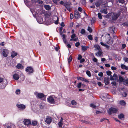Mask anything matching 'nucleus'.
I'll return each mask as SVG.
<instances>
[{"label": "nucleus", "mask_w": 128, "mask_h": 128, "mask_svg": "<svg viewBox=\"0 0 128 128\" xmlns=\"http://www.w3.org/2000/svg\"><path fill=\"white\" fill-rule=\"evenodd\" d=\"M26 72H28L29 74H31L33 73V69L32 68L31 66L28 67L26 69Z\"/></svg>", "instance_id": "20e7f679"}, {"label": "nucleus", "mask_w": 128, "mask_h": 128, "mask_svg": "<svg viewBox=\"0 0 128 128\" xmlns=\"http://www.w3.org/2000/svg\"><path fill=\"white\" fill-rule=\"evenodd\" d=\"M88 39L90 40H92L93 39V38L92 36L90 34L89 35H88Z\"/></svg>", "instance_id": "2f4dec72"}, {"label": "nucleus", "mask_w": 128, "mask_h": 128, "mask_svg": "<svg viewBox=\"0 0 128 128\" xmlns=\"http://www.w3.org/2000/svg\"><path fill=\"white\" fill-rule=\"evenodd\" d=\"M37 2L39 4H42L43 3V1L40 0H38Z\"/></svg>", "instance_id": "49530a36"}, {"label": "nucleus", "mask_w": 128, "mask_h": 128, "mask_svg": "<svg viewBox=\"0 0 128 128\" xmlns=\"http://www.w3.org/2000/svg\"><path fill=\"white\" fill-rule=\"evenodd\" d=\"M93 60L95 62H98V59L94 57L93 59Z\"/></svg>", "instance_id": "5fc2aeb1"}, {"label": "nucleus", "mask_w": 128, "mask_h": 128, "mask_svg": "<svg viewBox=\"0 0 128 128\" xmlns=\"http://www.w3.org/2000/svg\"><path fill=\"white\" fill-rule=\"evenodd\" d=\"M80 32L82 34H86V31L84 29L82 28L81 29Z\"/></svg>", "instance_id": "7c9ffc66"}, {"label": "nucleus", "mask_w": 128, "mask_h": 128, "mask_svg": "<svg viewBox=\"0 0 128 128\" xmlns=\"http://www.w3.org/2000/svg\"><path fill=\"white\" fill-rule=\"evenodd\" d=\"M115 28L114 26H112L109 28V30L111 32L114 34V30Z\"/></svg>", "instance_id": "2eb2a0df"}, {"label": "nucleus", "mask_w": 128, "mask_h": 128, "mask_svg": "<svg viewBox=\"0 0 128 128\" xmlns=\"http://www.w3.org/2000/svg\"><path fill=\"white\" fill-rule=\"evenodd\" d=\"M105 66L106 67L108 68H109L110 67V64H105Z\"/></svg>", "instance_id": "052dcab7"}, {"label": "nucleus", "mask_w": 128, "mask_h": 128, "mask_svg": "<svg viewBox=\"0 0 128 128\" xmlns=\"http://www.w3.org/2000/svg\"><path fill=\"white\" fill-rule=\"evenodd\" d=\"M118 2H119V3H121L122 4H123L124 3V4H125V2L124 0H118Z\"/></svg>", "instance_id": "79ce46f5"}, {"label": "nucleus", "mask_w": 128, "mask_h": 128, "mask_svg": "<svg viewBox=\"0 0 128 128\" xmlns=\"http://www.w3.org/2000/svg\"><path fill=\"white\" fill-rule=\"evenodd\" d=\"M8 52V50L7 49H3L2 52V54L3 56L5 57H7L8 55L6 54Z\"/></svg>", "instance_id": "9b49d317"}, {"label": "nucleus", "mask_w": 128, "mask_h": 128, "mask_svg": "<svg viewBox=\"0 0 128 128\" xmlns=\"http://www.w3.org/2000/svg\"><path fill=\"white\" fill-rule=\"evenodd\" d=\"M54 23L56 24H58V17L57 20L54 22Z\"/></svg>", "instance_id": "3c124183"}, {"label": "nucleus", "mask_w": 128, "mask_h": 128, "mask_svg": "<svg viewBox=\"0 0 128 128\" xmlns=\"http://www.w3.org/2000/svg\"><path fill=\"white\" fill-rule=\"evenodd\" d=\"M48 102L51 104H52L54 102V100L52 97L51 96H49L47 99Z\"/></svg>", "instance_id": "423d86ee"}, {"label": "nucleus", "mask_w": 128, "mask_h": 128, "mask_svg": "<svg viewBox=\"0 0 128 128\" xmlns=\"http://www.w3.org/2000/svg\"><path fill=\"white\" fill-rule=\"evenodd\" d=\"M82 56L80 54H79L78 56V60H80L82 58Z\"/></svg>", "instance_id": "a18cd8bd"}, {"label": "nucleus", "mask_w": 128, "mask_h": 128, "mask_svg": "<svg viewBox=\"0 0 128 128\" xmlns=\"http://www.w3.org/2000/svg\"><path fill=\"white\" fill-rule=\"evenodd\" d=\"M80 45V43L79 42H78L75 44V45L76 47H78Z\"/></svg>", "instance_id": "09e8293b"}, {"label": "nucleus", "mask_w": 128, "mask_h": 128, "mask_svg": "<svg viewBox=\"0 0 128 128\" xmlns=\"http://www.w3.org/2000/svg\"><path fill=\"white\" fill-rule=\"evenodd\" d=\"M86 85L84 84H82L81 82H79L78 83L77 85V87L78 88H84V87Z\"/></svg>", "instance_id": "0eeeda50"}, {"label": "nucleus", "mask_w": 128, "mask_h": 128, "mask_svg": "<svg viewBox=\"0 0 128 128\" xmlns=\"http://www.w3.org/2000/svg\"><path fill=\"white\" fill-rule=\"evenodd\" d=\"M85 60L84 58L81 59L80 60V62L81 63L84 62Z\"/></svg>", "instance_id": "774afa93"}, {"label": "nucleus", "mask_w": 128, "mask_h": 128, "mask_svg": "<svg viewBox=\"0 0 128 128\" xmlns=\"http://www.w3.org/2000/svg\"><path fill=\"white\" fill-rule=\"evenodd\" d=\"M118 117L120 119H122L124 118V116L122 114H120L118 115Z\"/></svg>", "instance_id": "5701e85b"}, {"label": "nucleus", "mask_w": 128, "mask_h": 128, "mask_svg": "<svg viewBox=\"0 0 128 128\" xmlns=\"http://www.w3.org/2000/svg\"><path fill=\"white\" fill-rule=\"evenodd\" d=\"M72 57L70 55V56L68 58V63L69 64L70 62L72 61Z\"/></svg>", "instance_id": "bb28decb"}, {"label": "nucleus", "mask_w": 128, "mask_h": 128, "mask_svg": "<svg viewBox=\"0 0 128 128\" xmlns=\"http://www.w3.org/2000/svg\"><path fill=\"white\" fill-rule=\"evenodd\" d=\"M44 95L42 93H39L37 94L36 98H38L40 99L44 97Z\"/></svg>", "instance_id": "6e6552de"}, {"label": "nucleus", "mask_w": 128, "mask_h": 128, "mask_svg": "<svg viewBox=\"0 0 128 128\" xmlns=\"http://www.w3.org/2000/svg\"><path fill=\"white\" fill-rule=\"evenodd\" d=\"M94 46L95 48H96L99 51H100V46L98 44L95 45Z\"/></svg>", "instance_id": "a878e982"}, {"label": "nucleus", "mask_w": 128, "mask_h": 128, "mask_svg": "<svg viewBox=\"0 0 128 128\" xmlns=\"http://www.w3.org/2000/svg\"><path fill=\"white\" fill-rule=\"evenodd\" d=\"M119 16V14H113V15H112V20H116L117 19Z\"/></svg>", "instance_id": "39448f33"}, {"label": "nucleus", "mask_w": 128, "mask_h": 128, "mask_svg": "<svg viewBox=\"0 0 128 128\" xmlns=\"http://www.w3.org/2000/svg\"><path fill=\"white\" fill-rule=\"evenodd\" d=\"M111 69L112 70H116L117 69V68L115 66H112L111 67Z\"/></svg>", "instance_id": "6e6d98bb"}, {"label": "nucleus", "mask_w": 128, "mask_h": 128, "mask_svg": "<svg viewBox=\"0 0 128 128\" xmlns=\"http://www.w3.org/2000/svg\"><path fill=\"white\" fill-rule=\"evenodd\" d=\"M78 11L80 12H81L82 11V9L81 8L79 7L78 8Z\"/></svg>", "instance_id": "0e129e2a"}, {"label": "nucleus", "mask_w": 128, "mask_h": 128, "mask_svg": "<svg viewBox=\"0 0 128 128\" xmlns=\"http://www.w3.org/2000/svg\"><path fill=\"white\" fill-rule=\"evenodd\" d=\"M122 25L126 26H128V22H125L124 23L122 24Z\"/></svg>", "instance_id": "f704fd0d"}, {"label": "nucleus", "mask_w": 128, "mask_h": 128, "mask_svg": "<svg viewBox=\"0 0 128 128\" xmlns=\"http://www.w3.org/2000/svg\"><path fill=\"white\" fill-rule=\"evenodd\" d=\"M76 34H72L71 36V38L72 39H74V38H76Z\"/></svg>", "instance_id": "a19ab883"}, {"label": "nucleus", "mask_w": 128, "mask_h": 128, "mask_svg": "<svg viewBox=\"0 0 128 128\" xmlns=\"http://www.w3.org/2000/svg\"><path fill=\"white\" fill-rule=\"evenodd\" d=\"M88 30L90 33H91L92 31V28L89 26L88 27Z\"/></svg>", "instance_id": "c85d7f7f"}, {"label": "nucleus", "mask_w": 128, "mask_h": 128, "mask_svg": "<svg viewBox=\"0 0 128 128\" xmlns=\"http://www.w3.org/2000/svg\"><path fill=\"white\" fill-rule=\"evenodd\" d=\"M98 75L99 76L102 77L103 76V73L102 72H100V73H99L98 74Z\"/></svg>", "instance_id": "e2e57ef3"}, {"label": "nucleus", "mask_w": 128, "mask_h": 128, "mask_svg": "<svg viewBox=\"0 0 128 128\" xmlns=\"http://www.w3.org/2000/svg\"><path fill=\"white\" fill-rule=\"evenodd\" d=\"M86 0H83L82 2V3L84 4H86Z\"/></svg>", "instance_id": "680f3d73"}, {"label": "nucleus", "mask_w": 128, "mask_h": 128, "mask_svg": "<svg viewBox=\"0 0 128 128\" xmlns=\"http://www.w3.org/2000/svg\"><path fill=\"white\" fill-rule=\"evenodd\" d=\"M106 73L109 76H110L112 73V72L109 70L106 71Z\"/></svg>", "instance_id": "c9c22d12"}, {"label": "nucleus", "mask_w": 128, "mask_h": 128, "mask_svg": "<svg viewBox=\"0 0 128 128\" xmlns=\"http://www.w3.org/2000/svg\"><path fill=\"white\" fill-rule=\"evenodd\" d=\"M44 7L46 10H49L51 9V7L49 5H45L44 6Z\"/></svg>", "instance_id": "aec40b11"}, {"label": "nucleus", "mask_w": 128, "mask_h": 128, "mask_svg": "<svg viewBox=\"0 0 128 128\" xmlns=\"http://www.w3.org/2000/svg\"><path fill=\"white\" fill-rule=\"evenodd\" d=\"M24 122L25 125H29L31 124L30 120L27 119H25L24 121Z\"/></svg>", "instance_id": "1a4fd4ad"}, {"label": "nucleus", "mask_w": 128, "mask_h": 128, "mask_svg": "<svg viewBox=\"0 0 128 128\" xmlns=\"http://www.w3.org/2000/svg\"><path fill=\"white\" fill-rule=\"evenodd\" d=\"M102 54V53L100 51H99L97 53H96L95 54L97 56V54H98L99 56H100Z\"/></svg>", "instance_id": "c03bdc74"}, {"label": "nucleus", "mask_w": 128, "mask_h": 128, "mask_svg": "<svg viewBox=\"0 0 128 128\" xmlns=\"http://www.w3.org/2000/svg\"><path fill=\"white\" fill-rule=\"evenodd\" d=\"M58 125L60 127L62 128L63 125V123L62 122H59L58 123Z\"/></svg>", "instance_id": "ea45409f"}, {"label": "nucleus", "mask_w": 128, "mask_h": 128, "mask_svg": "<svg viewBox=\"0 0 128 128\" xmlns=\"http://www.w3.org/2000/svg\"><path fill=\"white\" fill-rule=\"evenodd\" d=\"M62 37H63V40H66V36L65 34H63L62 35Z\"/></svg>", "instance_id": "338daca9"}, {"label": "nucleus", "mask_w": 128, "mask_h": 128, "mask_svg": "<svg viewBox=\"0 0 128 128\" xmlns=\"http://www.w3.org/2000/svg\"><path fill=\"white\" fill-rule=\"evenodd\" d=\"M20 89L17 90L16 91V94H20Z\"/></svg>", "instance_id": "c756f323"}, {"label": "nucleus", "mask_w": 128, "mask_h": 128, "mask_svg": "<svg viewBox=\"0 0 128 128\" xmlns=\"http://www.w3.org/2000/svg\"><path fill=\"white\" fill-rule=\"evenodd\" d=\"M117 110L116 108L112 107L110 108L109 110H108V114L110 115L112 114V112L114 113H116L117 112Z\"/></svg>", "instance_id": "f257e3e1"}, {"label": "nucleus", "mask_w": 128, "mask_h": 128, "mask_svg": "<svg viewBox=\"0 0 128 128\" xmlns=\"http://www.w3.org/2000/svg\"><path fill=\"white\" fill-rule=\"evenodd\" d=\"M102 23L104 25H106V24H107V22L106 21L104 20H103L102 21Z\"/></svg>", "instance_id": "bf43d9fd"}, {"label": "nucleus", "mask_w": 128, "mask_h": 128, "mask_svg": "<svg viewBox=\"0 0 128 128\" xmlns=\"http://www.w3.org/2000/svg\"><path fill=\"white\" fill-rule=\"evenodd\" d=\"M88 48V47H87L86 46H82V50L83 51H85Z\"/></svg>", "instance_id": "72a5a7b5"}, {"label": "nucleus", "mask_w": 128, "mask_h": 128, "mask_svg": "<svg viewBox=\"0 0 128 128\" xmlns=\"http://www.w3.org/2000/svg\"><path fill=\"white\" fill-rule=\"evenodd\" d=\"M98 18L100 19H102V17L101 14L100 13H98Z\"/></svg>", "instance_id": "4c0bfd02"}, {"label": "nucleus", "mask_w": 128, "mask_h": 128, "mask_svg": "<svg viewBox=\"0 0 128 128\" xmlns=\"http://www.w3.org/2000/svg\"><path fill=\"white\" fill-rule=\"evenodd\" d=\"M95 20L96 19L95 18H93L92 19V20L91 22V23L92 24L94 23V22H95Z\"/></svg>", "instance_id": "e433bc0d"}, {"label": "nucleus", "mask_w": 128, "mask_h": 128, "mask_svg": "<svg viewBox=\"0 0 128 128\" xmlns=\"http://www.w3.org/2000/svg\"><path fill=\"white\" fill-rule=\"evenodd\" d=\"M111 84L113 86H115L116 84V82L114 81L112 82Z\"/></svg>", "instance_id": "13d9d810"}, {"label": "nucleus", "mask_w": 128, "mask_h": 128, "mask_svg": "<svg viewBox=\"0 0 128 128\" xmlns=\"http://www.w3.org/2000/svg\"><path fill=\"white\" fill-rule=\"evenodd\" d=\"M13 78L14 79L16 80H18L19 78L18 75L17 74H15L13 75Z\"/></svg>", "instance_id": "f8f14e48"}, {"label": "nucleus", "mask_w": 128, "mask_h": 128, "mask_svg": "<svg viewBox=\"0 0 128 128\" xmlns=\"http://www.w3.org/2000/svg\"><path fill=\"white\" fill-rule=\"evenodd\" d=\"M38 122L36 121H34L32 122V126H35L37 124Z\"/></svg>", "instance_id": "cd10ccee"}, {"label": "nucleus", "mask_w": 128, "mask_h": 128, "mask_svg": "<svg viewBox=\"0 0 128 128\" xmlns=\"http://www.w3.org/2000/svg\"><path fill=\"white\" fill-rule=\"evenodd\" d=\"M121 68L124 69H125L126 70H128V68L125 65L122 64L121 65Z\"/></svg>", "instance_id": "a211bd4d"}, {"label": "nucleus", "mask_w": 128, "mask_h": 128, "mask_svg": "<svg viewBox=\"0 0 128 128\" xmlns=\"http://www.w3.org/2000/svg\"><path fill=\"white\" fill-rule=\"evenodd\" d=\"M45 122L47 124H50L52 122V118L49 116H46L44 120Z\"/></svg>", "instance_id": "f03ea898"}, {"label": "nucleus", "mask_w": 128, "mask_h": 128, "mask_svg": "<svg viewBox=\"0 0 128 128\" xmlns=\"http://www.w3.org/2000/svg\"><path fill=\"white\" fill-rule=\"evenodd\" d=\"M122 10L121 9H120L118 11V13H117V14H119V16L120 15V14L122 13Z\"/></svg>", "instance_id": "4d7b16f0"}, {"label": "nucleus", "mask_w": 128, "mask_h": 128, "mask_svg": "<svg viewBox=\"0 0 128 128\" xmlns=\"http://www.w3.org/2000/svg\"><path fill=\"white\" fill-rule=\"evenodd\" d=\"M107 9L106 8H104L103 10H101L100 12L102 13L106 14L108 13V12L107 11Z\"/></svg>", "instance_id": "6ab92c4d"}, {"label": "nucleus", "mask_w": 128, "mask_h": 128, "mask_svg": "<svg viewBox=\"0 0 128 128\" xmlns=\"http://www.w3.org/2000/svg\"><path fill=\"white\" fill-rule=\"evenodd\" d=\"M120 104L122 106H125L126 104V103L124 100H121L120 101Z\"/></svg>", "instance_id": "412c9836"}, {"label": "nucleus", "mask_w": 128, "mask_h": 128, "mask_svg": "<svg viewBox=\"0 0 128 128\" xmlns=\"http://www.w3.org/2000/svg\"><path fill=\"white\" fill-rule=\"evenodd\" d=\"M74 16L76 19H78L79 18H80V15L79 12L77 10L74 11Z\"/></svg>", "instance_id": "7ed1b4c3"}, {"label": "nucleus", "mask_w": 128, "mask_h": 128, "mask_svg": "<svg viewBox=\"0 0 128 128\" xmlns=\"http://www.w3.org/2000/svg\"><path fill=\"white\" fill-rule=\"evenodd\" d=\"M16 106L18 108H20L22 109H25V106L22 104H17L16 105Z\"/></svg>", "instance_id": "ddd939ff"}, {"label": "nucleus", "mask_w": 128, "mask_h": 128, "mask_svg": "<svg viewBox=\"0 0 128 128\" xmlns=\"http://www.w3.org/2000/svg\"><path fill=\"white\" fill-rule=\"evenodd\" d=\"M81 122H82L84 123L85 124H88L89 122H88V121H85L84 120H81Z\"/></svg>", "instance_id": "603ef678"}, {"label": "nucleus", "mask_w": 128, "mask_h": 128, "mask_svg": "<svg viewBox=\"0 0 128 128\" xmlns=\"http://www.w3.org/2000/svg\"><path fill=\"white\" fill-rule=\"evenodd\" d=\"M90 106L93 108H95L96 107V106L93 104H91L90 105Z\"/></svg>", "instance_id": "de8ad7c7"}, {"label": "nucleus", "mask_w": 128, "mask_h": 128, "mask_svg": "<svg viewBox=\"0 0 128 128\" xmlns=\"http://www.w3.org/2000/svg\"><path fill=\"white\" fill-rule=\"evenodd\" d=\"M17 53L15 51H12L11 53V57L13 58L16 56L17 55Z\"/></svg>", "instance_id": "4468645a"}, {"label": "nucleus", "mask_w": 128, "mask_h": 128, "mask_svg": "<svg viewBox=\"0 0 128 128\" xmlns=\"http://www.w3.org/2000/svg\"><path fill=\"white\" fill-rule=\"evenodd\" d=\"M114 42L112 38L110 37L108 41L107 42V43L109 44H112Z\"/></svg>", "instance_id": "dca6fc26"}, {"label": "nucleus", "mask_w": 128, "mask_h": 128, "mask_svg": "<svg viewBox=\"0 0 128 128\" xmlns=\"http://www.w3.org/2000/svg\"><path fill=\"white\" fill-rule=\"evenodd\" d=\"M64 5L65 6V7H66V6H69L70 5L69 3V2H67L64 4Z\"/></svg>", "instance_id": "37998d69"}, {"label": "nucleus", "mask_w": 128, "mask_h": 128, "mask_svg": "<svg viewBox=\"0 0 128 128\" xmlns=\"http://www.w3.org/2000/svg\"><path fill=\"white\" fill-rule=\"evenodd\" d=\"M74 17L73 14L72 13H71L70 14V18L72 20Z\"/></svg>", "instance_id": "8fccbe9b"}, {"label": "nucleus", "mask_w": 128, "mask_h": 128, "mask_svg": "<svg viewBox=\"0 0 128 128\" xmlns=\"http://www.w3.org/2000/svg\"><path fill=\"white\" fill-rule=\"evenodd\" d=\"M86 74L89 77H90L91 76L90 72L89 70H87L86 71Z\"/></svg>", "instance_id": "393cba45"}, {"label": "nucleus", "mask_w": 128, "mask_h": 128, "mask_svg": "<svg viewBox=\"0 0 128 128\" xmlns=\"http://www.w3.org/2000/svg\"><path fill=\"white\" fill-rule=\"evenodd\" d=\"M78 40V37H76L74 39H70V41H72V40H73L74 41H76Z\"/></svg>", "instance_id": "58836bf2"}, {"label": "nucleus", "mask_w": 128, "mask_h": 128, "mask_svg": "<svg viewBox=\"0 0 128 128\" xmlns=\"http://www.w3.org/2000/svg\"><path fill=\"white\" fill-rule=\"evenodd\" d=\"M109 79L108 77H105L104 78V82L105 84L106 85H108L109 83Z\"/></svg>", "instance_id": "9d476101"}, {"label": "nucleus", "mask_w": 128, "mask_h": 128, "mask_svg": "<svg viewBox=\"0 0 128 128\" xmlns=\"http://www.w3.org/2000/svg\"><path fill=\"white\" fill-rule=\"evenodd\" d=\"M67 9V10L69 11V12H70V7L68 6H66V7H65Z\"/></svg>", "instance_id": "69168bd1"}, {"label": "nucleus", "mask_w": 128, "mask_h": 128, "mask_svg": "<svg viewBox=\"0 0 128 128\" xmlns=\"http://www.w3.org/2000/svg\"><path fill=\"white\" fill-rule=\"evenodd\" d=\"M101 4L100 2L99 1L97 2L95 4V5L97 7H99Z\"/></svg>", "instance_id": "b1692460"}, {"label": "nucleus", "mask_w": 128, "mask_h": 128, "mask_svg": "<svg viewBox=\"0 0 128 128\" xmlns=\"http://www.w3.org/2000/svg\"><path fill=\"white\" fill-rule=\"evenodd\" d=\"M72 104L74 106L76 105L77 104V102L74 100H72L71 102Z\"/></svg>", "instance_id": "4be33fe9"}, {"label": "nucleus", "mask_w": 128, "mask_h": 128, "mask_svg": "<svg viewBox=\"0 0 128 128\" xmlns=\"http://www.w3.org/2000/svg\"><path fill=\"white\" fill-rule=\"evenodd\" d=\"M122 48H121L122 49H124L125 48L126 46V45L125 44H122Z\"/></svg>", "instance_id": "864d4df0"}, {"label": "nucleus", "mask_w": 128, "mask_h": 128, "mask_svg": "<svg viewBox=\"0 0 128 128\" xmlns=\"http://www.w3.org/2000/svg\"><path fill=\"white\" fill-rule=\"evenodd\" d=\"M119 80L121 82H124V80L123 78L121 76H120L119 77Z\"/></svg>", "instance_id": "473e14b6"}, {"label": "nucleus", "mask_w": 128, "mask_h": 128, "mask_svg": "<svg viewBox=\"0 0 128 128\" xmlns=\"http://www.w3.org/2000/svg\"><path fill=\"white\" fill-rule=\"evenodd\" d=\"M16 67L18 69H22L23 68V66L21 64H18L17 65Z\"/></svg>", "instance_id": "f3484780"}]
</instances>
